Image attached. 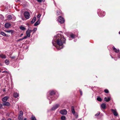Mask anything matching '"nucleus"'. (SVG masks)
<instances>
[{"instance_id":"f257e3e1","label":"nucleus","mask_w":120,"mask_h":120,"mask_svg":"<svg viewBox=\"0 0 120 120\" xmlns=\"http://www.w3.org/2000/svg\"><path fill=\"white\" fill-rule=\"evenodd\" d=\"M54 40L56 39V41L53 40L52 41V43L54 45H55V42L56 43L57 45L56 47L58 50H59L63 47V43L65 42V39L63 36L60 34H58L54 38Z\"/></svg>"},{"instance_id":"f03ea898","label":"nucleus","mask_w":120,"mask_h":120,"mask_svg":"<svg viewBox=\"0 0 120 120\" xmlns=\"http://www.w3.org/2000/svg\"><path fill=\"white\" fill-rule=\"evenodd\" d=\"M57 20L61 24H63L64 22V19L60 16H59L58 17Z\"/></svg>"},{"instance_id":"7ed1b4c3","label":"nucleus","mask_w":120,"mask_h":120,"mask_svg":"<svg viewBox=\"0 0 120 120\" xmlns=\"http://www.w3.org/2000/svg\"><path fill=\"white\" fill-rule=\"evenodd\" d=\"M24 16L26 19H28L29 18L30 16V14L27 11H26L24 13Z\"/></svg>"},{"instance_id":"20e7f679","label":"nucleus","mask_w":120,"mask_h":120,"mask_svg":"<svg viewBox=\"0 0 120 120\" xmlns=\"http://www.w3.org/2000/svg\"><path fill=\"white\" fill-rule=\"evenodd\" d=\"M60 113L63 115H66L67 113V111L66 110L64 109L61 110L60 111Z\"/></svg>"},{"instance_id":"39448f33","label":"nucleus","mask_w":120,"mask_h":120,"mask_svg":"<svg viewBox=\"0 0 120 120\" xmlns=\"http://www.w3.org/2000/svg\"><path fill=\"white\" fill-rule=\"evenodd\" d=\"M33 30H28L26 31V35L28 37H30V33L32 32Z\"/></svg>"},{"instance_id":"423d86ee","label":"nucleus","mask_w":120,"mask_h":120,"mask_svg":"<svg viewBox=\"0 0 120 120\" xmlns=\"http://www.w3.org/2000/svg\"><path fill=\"white\" fill-rule=\"evenodd\" d=\"M59 106V104H56L51 109L52 110H54L58 108Z\"/></svg>"},{"instance_id":"0eeeda50","label":"nucleus","mask_w":120,"mask_h":120,"mask_svg":"<svg viewBox=\"0 0 120 120\" xmlns=\"http://www.w3.org/2000/svg\"><path fill=\"white\" fill-rule=\"evenodd\" d=\"M111 110L113 112L114 114V116H117L118 114L116 112V109L114 110L112 109H111Z\"/></svg>"},{"instance_id":"6e6552de","label":"nucleus","mask_w":120,"mask_h":120,"mask_svg":"<svg viewBox=\"0 0 120 120\" xmlns=\"http://www.w3.org/2000/svg\"><path fill=\"white\" fill-rule=\"evenodd\" d=\"M3 105L4 106H9L10 105V103L8 102H4L3 103Z\"/></svg>"},{"instance_id":"1a4fd4ad","label":"nucleus","mask_w":120,"mask_h":120,"mask_svg":"<svg viewBox=\"0 0 120 120\" xmlns=\"http://www.w3.org/2000/svg\"><path fill=\"white\" fill-rule=\"evenodd\" d=\"M9 97L8 96H6L4 97L2 99V100L4 102H5L7 101Z\"/></svg>"},{"instance_id":"9d476101","label":"nucleus","mask_w":120,"mask_h":120,"mask_svg":"<svg viewBox=\"0 0 120 120\" xmlns=\"http://www.w3.org/2000/svg\"><path fill=\"white\" fill-rule=\"evenodd\" d=\"M40 19H39L38 20V21L37 22H36L34 24V26H36L38 25L40 23Z\"/></svg>"},{"instance_id":"9b49d317","label":"nucleus","mask_w":120,"mask_h":120,"mask_svg":"<svg viewBox=\"0 0 120 120\" xmlns=\"http://www.w3.org/2000/svg\"><path fill=\"white\" fill-rule=\"evenodd\" d=\"M11 26L10 24L9 23H6L5 25V27L6 28H8Z\"/></svg>"},{"instance_id":"f8f14e48","label":"nucleus","mask_w":120,"mask_h":120,"mask_svg":"<svg viewBox=\"0 0 120 120\" xmlns=\"http://www.w3.org/2000/svg\"><path fill=\"white\" fill-rule=\"evenodd\" d=\"M36 19V17H34L32 20L31 21V24L33 23L35 21Z\"/></svg>"},{"instance_id":"ddd939ff","label":"nucleus","mask_w":120,"mask_h":120,"mask_svg":"<svg viewBox=\"0 0 120 120\" xmlns=\"http://www.w3.org/2000/svg\"><path fill=\"white\" fill-rule=\"evenodd\" d=\"M113 50H114L115 52L116 53L118 52H119V49H117L116 48H115L113 46L112 47Z\"/></svg>"},{"instance_id":"4468645a","label":"nucleus","mask_w":120,"mask_h":120,"mask_svg":"<svg viewBox=\"0 0 120 120\" xmlns=\"http://www.w3.org/2000/svg\"><path fill=\"white\" fill-rule=\"evenodd\" d=\"M110 100V98L109 97H108L107 99L106 97H105L104 98V100L107 102H108Z\"/></svg>"},{"instance_id":"2eb2a0df","label":"nucleus","mask_w":120,"mask_h":120,"mask_svg":"<svg viewBox=\"0 0 120 120\" xmlns=\"http://www.w3.org/2000/svg\"><path fill=\"white\" fill-rule=\"evenodd\" d=\"M0 57L2 59H5L6 57V56L3 54H2L0 55Z\"/></svg>"},{"instance_id":"dca6fc26","label":"nucleus","mask_w":120,"mask_h":120,"mask_svg":"<svg viewBox=\"0 0 120 120\" xmlns=\"http://www.w3.org/2000/svg\"><path fill=\"white\" fill-rule=\"evenodd\" d=\"M71 111L73 114L74 115L75 113V112L74 108V107L73 106L71 107Z\"/></svg>"},{"instance_id":"f3484780","label":"nucleus","mask_w":120,"mask_h":120,"mask_svg":"<svg viewBox=\"0 0 120 120\" xmlns=\"http://www.w3.org/2000/svg\"><path fill=\"white\" fill-rule=\"evenodd\" d=\"M13 96L15 98H17L19 96V94L17 93H15L14 94Z\"/></svg>"},{"instance_id":"a211bd4d","label":"nucleus","mask_w":120,"mask_h":120,"mask_svg":"<svg viewBox=\"0 0 120 120\" xmlns=\"http://www.w3.org/2000/svg\"><path fill=\"white\" fill-rule=\"evenodd\" d=\"M101 107L103 109H105L106 108V105L105 104H103L101 105Z\"/></svg>"},{"instance_id":"6ab92c4d","label":"nucleus","mask_w":120,"mask_h":120,"mask_svg":"<svg viewBox=\"0 0 120 120\" xmlns=\"http://www.w3.org/2000/svg\"><path fill=\"white\" fill-rule=\"evenodd\" d=\"M62 120H65L66 119V117L64 116H62L61 118Z\"/></svg>"},{"instance_id":"aec40b11","label":"nucleus","mask_w":120,"mask_h":120,"mask_svg":"<svg viewBox=\"0 0 120 120\" xmlns=\"http://www.w3.org/2000/svg\"><path fill=\"white\" fill-rule=\"evenodd\" d=\"M20 29L22 30H26V28L24 27L21 26L20 27Z\"/></svg>"},{"instance_id":"412c9836","label":"nucleus","mask_w":120,"mask_h":120,"mask_svg":"<svg viewBox=\"0 0 120 120\" xmlns=\"http://www.w3.org/2000/svg\"><path fill=\"white\" fill-rule=\"evenodd\" d=\"M7 18L8 20H10L12 19V17L10 15H8L7 16Z\"/></svg>"},{"instance_id":"4be33fe9","label":"nucleus","mask_w":120,"mask_h":120,"mask_svg":"<svg viewBox=\"0 0 120 120\" xmlns=\"http://www.w3.org/2000/svg\"><path fill=\"white\" fill-rule=\"evenodd\" d=\"M97 100L98 101H102V99L100 97L98 96L97 98Z\"/></svg>"},{"instance_id":"5701e85b","label":"nucleus","mask_w":120,"mask_h":120,"mask_svg":"<svg viewBox=\"0 0 120 120\" xmlns=\"http://www.w3.org/2000/svg\"><path fill=\"white\" fill-rule=\"evenodd\" d=\"M5 63L7 65L9 63V61L7 60H6L5 61Z\"/></svg>"},{"instance_id":"b1692460","label":"nucleus","mask_w":120,"mask_h":120,"mask_svg":"<svg viewBox=\"0 0 120 120\" xmlns=\"http://www.w3.org/2000/svg\"><path fill=\"white\" fill-rule=\"evenodd\" d=\"M55 94V92L54 91H52L50 93V95H52L54 94Z\"/></svg>"},{"instance_id":"393cba45","label":"nucleus","mask_w":120,"mask_h":120,"mask_svg":"<svg viewBox=\"0 0 120 120\" xmlns=\"http://www.w3.org/2000/svg\"><path fill=\"white\" fill-rule=\"evenodd\" d=\"M31 120H36L35 117L32 116L31 117Z\"/></svg>"},{"instance_id":"a878e982","label":"nucleus","mask_w":120,"mask_h":120,"mask_svg":"<svg viewBox=\"0 0 120 120\" xmlns=\"http://www.w3.org/2000/svg\"><path fill=\"white\" fill-rule=\"evenodd\" d=\"M0 34L1 35H3L4 36H7L6 34L4 33L3 32H1L0 33Z\"/></svg>"},{"instance_id":"bb28decb","label":"nucleus","mask_w":120,"mask_h":120,"mask_svg":"<svg viewBox=\"0 0 120 120\" xmlns=\"http://www.w3.org/2000/svg\"><path fill=\"white\" fill-rule=\"evenodd\" d=\"M6 32L8 33H12L14 32V31L13 30H7Z\"/></svg>"},{"instance_id":"cd10ccee","label":"nucleus","mask_w":120,"mask_h":120,"mask_svg":"<svg viewBox=\"0 0 120 120\" xmlns=\"http://www.w3.org/2000/svg\"><path fill=\"white\" fill-rule=\"evenodd\" d=\"M18 119L19 120H22V116H19Z\"/></svg>"},{"instance_id":"c85d7f7f","label":"nucleus","mask_w":120,"mask_h":120,"mask_svg":"<svg viewBox=\"0 0 120 120\" xmlns=\"http://www.w3.org/2000/svg\"><path fill=\"white\" fill-rule=\"evenodd\" d=\"M23 115V113L22 112V111H20L19 114V116H22Z\"/></svg>"},{"instance_id":"c756f323","label":"nucleus","mask_w":120,"mask_h":120,"mask_svg":"<svg viewBox=\"0 0 120 120\" xmlns=\"http://www.w3.org/2000/svg\"><path fill=\"white\" fill-rule=\"evenodd\" d=\"M37 30V28H35L32 30H33V33H34L36 31V30Z\"/></svg>"},{"instance_id":"7c9ffc66","label":"nucleus","mask_w":120,"mask_h":120,"mask_svg":"<svg viewBox=\"0 0 120 120\" xmlns=\"http://www.w3.org/2000/svg\"><path fill=\"white\" fill-rule=\"evenodd\" d=\"M37 1L39 2H41L42 1L44 2L45 0H36Z\"/></svg>"},{"instance_id":"2f4dec72","label":"nucleus","mask_w":120,"mask_h":120,"mask_svg":"<svg viewBox=\"0 0 120 120\" xmlns=\"http://www.w3.org/2000/svg\"><path fill=\"white\" fill-rule=\"evenodd\" d=\"M70 36L72 38H74L75 36V35L73 34H71L70 35Z\"/></svg>"},{"instance_id":"473e14b6","label":"nucleus","mask_w":120,"mask_h":120,"mask_svg":"<svg viewBox=\"0 0 120 120\" xmlns=\"http://www.w3.org/2000/svg\"><path fill=\"white\" fill-rule=\"evenodd\" d=\"M57 15H60V12L59 11H57Z\"/></svg>"},{"instance_id":"72a5a7b5","label":"nucleus","mask_w":120,"mask_h":120,"mask_svg":"<svg viewBox=\"0 0 120 120\" xmlns=\"http://www.w3.org/2000/svg\"><path fill=\"white\" fill-rule=\"evenodd\" d=\"M104 92L106 93H109V91L107 89H105L104 90Z\"/></svg>"},{"instance_id":"f704fd0d","label":"nucleus","mask_w":120,"mask_h":120,"mask_svg":"<svg viewBox=\"0 0 120 120\" xmlns=\"http://www.w3.org/2000/svg\"><path fill=\"white\" fill-rule=\"evenodd\" d=\"M102 15V13H101V14L100 15V16L101 17H103L105 15V14L104 13H103V15Z\"/></svg>"},{"instance_id":"c9c22d12","label":"nucleus","mask_w":120,"mask_h":120,"mask_svg":"<svg viewBox=\"0 0 120 120\" xmlns=\"http://www.w3.org/2000/svg\"><path fill=\"white\" fill-rule=\"evenodd\" d=\"M41 16V15L40 14H39L37 16V18H39Z\"/></svg>"},{"instance_id":"e433bc0d","label":"nucleus","mask_w":120,"mask_h":120,"mask_svg":"<svg viewBox=\"0 0 120 120\" xmlns=\"http://www.w3.org/2000/svg\"><path fill=\"white\" fill-rule=\"evenodd\" d=\"M74 115H75V117L76 118H78V115L77 114H75Z\"/></svg>"},{"instance_id":"4c0bfd02","label":"nucleus","mask_w":120,"mask_h":120,"mask_svg":"<svg viewBox=\"0 0 120 120\" xmlns=\"http://www.w3.org/2000/svg\"><path fill=\"white\" fill-rule=\"evenodd\" d=\"M27 37H28L26 35V36H25L23 38V39H26V38H27Z\"/></svg>"},{"instance_id":"58836bf2","label":"nucleus","mask_w":120,"mask_h":120,"mask_svg":"<svg viewBox=\"0 0 120 120\" xmlns=\"http://www.w3.org/2000/svg\"><path fill=\"white\" fill-rule=\"evenodd\" d=\"M100 114V113L99 112V113H97L95 115V116H98Z\"/></svg>"},{"instance_id":"ea45409f","label":"nucleus","mask_w":120,"mask_h":120,"mask_svg":"<svg viewBox=\"0 0 120 120\" xmlns=\"http://www.w3.org/2000/svg\"><path fill=\"white\" fill-rule=\"evenodd\" d=\"M23 40V38H21V39H19V40H17V41H21V40Z\"/></svg>"},{"instance_id":"a19ab883","label":"nucleus","mask_w":120,"mask_h":120,"mask_svg":"<svg viewBox=\"0 0 120 120\" xmlns=\"http://www.w3.org/2000/svg\"><path fill=\"white\" fill-rule=\"evenodd\" d=\"M2 72L3 73H8V71H3Z\"/></svg>"},{"instance_id":"79ce46f5","label":"nucleus","mask_w":120,"mask_h":120,"mask_svg":"<svg viewBox=\"0 0 120 120\" xmlns=\"http://www.w3.org/2000/svg\"><path fill=\"white\" fill-rule=\"evenodd\" d=\"M79 91H80V92L81 95H82V91H81V90H80Z\"/></svg>"},{"instance_id":"37998d69","label":"nucleus","mask_w":120,"mask_h":120,"mask_svg":"<svg viewBox=\"0 0 120 120\" xmlns=\"http://www.w3.org/2000/svg\"><path fill=\"white\" fill-rule=\"evenodd\" d=\"M1 19H4V17L2 15H1Z\"/></svg>"},{"instance_id":"c03bdc74","label":"nucleus","mask_w":120,"mask_h":120,"mask_svg":"<svg viewBox=\"0 0 120 120\" xmlns=\"http://www.w3.org/2000/svg\"><path fill=\"white\" fill-rule=\"evenodd\" d=\"M118 57L119 58H120V54H119L118 56Z\"/></svg>"},{"instance_id":"a18cd8bd","label":"nucleus","mask_w":120,"mask_h":120,"mask_svg":"<svg viewBox=\"0 0 120 120\" xmlns=\"http://www.w3.org/2000/svg\"><path fill=\"white\" fill-rule=\"evenodd\" d=\"M2 120H6V119L5 118H3Z\"/></svg>"},{"instance_id":"49530a36","label":"nucleus","mask_w":120,"mask_h":120,"mask_svg":"<svg viewBox=\"0 0 120 120\" xmlns=\"http://www.w3.org/2000/svg\"><path fill=\"white\" fill-rule=\"evenodd\" d=\"M11 58L12 59H14L15 58V56L12 57H11Z\"/></svg>"},{"instance_id":"de8ad7c7","label":"nucleus","mask_w":120,"mask_h":120,"mask_svg":"<svg viewBox=\"0 0 120 120\" xmlns=\"http://www.w3.org/2000/svg\"><path fill=\"white\" fill-rule=\"evenodd\" d=\"M23 35V33H22L21 34V35L20 36H22Z\"/></svg>"},{"instance_id":"09e8293b","label":"nucleus","mask_w":120,"mask_h":120,"mask_svg":"<svg viewBox=\"0 0 120 120\" xmlns=\"http://www.w3.org/2000/svg\"><path fill=\"white\" fill-rule=\"evenodd\" d=\"M8 120H12L11 119L9 118L8 119Z\"/></svg>"},{"instance_id":"8fccbe9b","label":"nucleus","mask_w":120,"mask_h":120,"mask_svg":"<svg viewBox=\"0 0 120 120\" xmlns=\"http://www.w3.org/2000/svg\"><path fill=\"white\" fill-rule=\"evenodd\" d=\"M24 120H26V118H25Z\"/></svg>"},{"instance_id":"3c124183","label":"nucleus","mask_w":120,"mask_h":120,"mask_svg":"<svg viewBox=\"0 0 120 120\" xmlns=\"http://www.w3.org/2000/svg\"><path fill=\"white\" fill-rule=\"evenodd\" d=\"M3 90L4 91H5V89H4V90Z\"/></svg>"},{"instance_id":"603ef678","label":"nucleus","mask_w":120,"mask_h":120,"mask_svg":"<svg viewBox=\"0 0 120 120\" xmlns=\"http://www.w3.org/2000/svg\"><path fill=\"white\" fill-rule=\"evenodd\" d=\"M1 106H2V105H1V106H0V108H1Z\"/></svg>"},{"instance_id":"864d4df0","label":"nucleus","mask_w":120,"mask_h":120,"mask_svg":"<svg viewBox=\"0 0 120 120\" xmlns=\"http://www.w3.org/2000/svg\"><path fill=\"white\" fill-rule=\"evenodd\" d=\"M48 99H49L50 98L49 97H48Z\"/></svg>"},{"instance_id":"5fc2aeb1","label":"nucleus","mask_w":120,"mask_h":120,"mask_svg":"<svg viewBox=\"0 0 120 120\" xmlns=\"http://www.w3.org/2000/svg\"><path fill=\"white\" fill-rule=\"evenodd\" d=\"M119 34H120V31L119 32Z\"/></svg>"},{"instance_id":"6e6d98bb","label":"nucleus","mask_w":120,"mask_h":120,"mask_svg":"<svg viewBox=\"0 0 120 120\" xmlns=\"http://www.w3.org/2000/svg\"><path fill=\"white\" fill-rule=\"evenodd\" d=\"M1 72V70H0V72Z\"/></svg>"},{"instance_id":"4d7b16f0","label":"nucleus","mask_w":120,"mask_h":120,"mask_svg":"<svg viewBox=\"0 0 120 120\" xmlns=\"http://www.w3.org/2000/svg\"><path fill=\"white\" fill-rule=\"evenodd\" d=\"M54 4H55V2H54Z\"/></svg>"},{"instance_id":"13d9d810","label":"nucleus","mask_w":120,"mask_h":120,"mask_svg":"<svg viewBox=\"0 0 120 120\" xmlns=\"http://www.w3.org/2000/svg\"><path fill=\"white\" fill-rule=\"evenodd\" d=\"M54 4H55V2H54Z\"/></svg>"},{"instance_id":"bf43d9fd","label":"nucleus","mask_w":120,"mask_h":120,"mask_svg":"<svg viewBox=\"0 0 120 120\" xmlns=\"http://www.w3.org/2000/svg\"><path fill=\"white\" fill-rule=\"evenodd\" d=\"M54 4H55V2H54Z\"/></svg>"}]
</instances>
